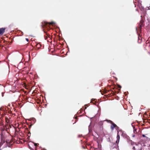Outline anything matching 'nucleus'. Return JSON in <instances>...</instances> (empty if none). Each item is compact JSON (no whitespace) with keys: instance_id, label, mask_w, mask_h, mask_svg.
<instances>
[{"instance_id":"obj_20","label":"nucleus","mask_w":150,"mask_h":150,"mask_svg":"<svg viewBox=\"0 0 150 150\" xmlns=\"http://www.w3.org/2000/svg\"><path fill=\"white\" fill-rule=\"evenodd\" d=\"M83 146V148L84 149H85V146Z\"/></svg>"},{"instance_id":"obj_8","label":"nucleus","mask_w":150,"mask_h":150,"mask_svg":"<svg viewBox=\"0 0 150 150\" xmlns=\"http://www.w3.org/2000/svg\"><path fill=\"white\" fill-rule=\"evenodd\" d=\"M6 142L7 144H10L12 143V142L11 140H10L8 139H7L6 141Z\"/></svg>"},{"instance_id":"obj_10","label":"nucleus","mask_w":150,"mask_h":150,"mask_svg":"<svg viewBox=\"0 0 150 150\" xmlns=\"http://www.w3.org/2000/svg\"><path fill=\"white\" fill-rule=\"evenodd\" d=\"M6 118V122H8L9 120H8V118L7 117L5 118Z\"/></svg>"},{"instance_id":"obj_5","label":"nucleus","mask_w":150,"mask_h":150,"mask_svg":"<svg viewBox=\"0 0 150 150\" xmlns=\"http://www.w3.org/2000/svg\"><path fill=\"white\" fill-rule=\"evenodd\" d=\"M5 28H0V35H2L5 32Z\"/></svg>"},{"instance_id":"obj_17","label":"nucleus","mask_w":150,"mask_h":150,"mask_svg":"<svg viewBox=\"0 0 150 150\" xmlns=\"http://www.w3.org/2000/svg\"><path fill=\"white\" fill-rule=\"evenodd\" d=\"M132 149H134V150H135V147H134V146H133V147Z\"/></svg>"},{"instance_id":"obj_11","label":"nucleus","mask_w":150,"mask_h":150,"mask_svg":"<svg viewBox=\"0 0 150 150\" xmlns=\"http://www.w3.org/2000/svg\"><path fill=\"white\" fill-rule=\"evenodd\" d=\"M134 132V133H137V129H134L133 131Z\"/></svg>"},{"instance_id":"obj_3","label":"nucleus","mask_w":150,"mask_h":150,"mask_svg":"<svg viewBox=\"0 0 150 150\" xmlns=\"http://www.w3.org/2000/svg\"><path fill=\"white\" fill-rule=\"evenodd\" d=\"M144 21L142 20H141L140 21V22L139 23V26L138 28H136V30H140V32L141 31L142 27L144 26Z\"/></svg>"},{"instance_id":"obj_23","label":"nucleus","mask_w":150,"mask_h":150,"mask_svg":"<svg viewBox=\"0 0 150 150\" xmlns=\"http://www.w3.org/2000/svg\"><path fill=\"white\" fill-rule=\"evenodd\" d=\"M142 150V149H141V150Z\"/></svg>"},{"instance_id":"obj_18","label":"nucleus","mask_w":150,"mask_h":150,"mask_svg":"<svg viewBox=\"0 0 150 150\" xmlns=\"http://www.w3.org/2000/svg\"><path fill=\"white\" fill-rule=\"evenodd\" d=\"M26 40L28 42L29 41V40L28 38H26Z\"/></svg>"},{"instance_id":"obj_21","label":"nucleus","mask_w":150,"mask_h":150,"mask_svg":"<svg viewBox=\"0 0 150 150\" xmlns=\"http://www.w3.org/2000/svg\"><path fill=\"white\" fill-rule=\"evenodd\" d=\"M120 88H121V87L120 86Z\"/></svg>"},{"instance_id":"obj_12","label":"nucleus","mask_w":150,"mask_h":150,"mask_svg":"<svg viewBox=\"0 0 150 150\" xmlns=\"http://www.w3.org/2000/svg\"><path fill=\"white\" fill-rule=\"evenodd\" d=\"M34 145L36 146H38L39 145V144L36 143H34Z\"/></svg>"},{"instance_id":"obj_16","label":"nucleus","mask_w":150,"mask_h":150,"mask_svg":"<svg viewBox=\"0 0 150 150\" xmlns=\"http://www.w3.org/2000/svg\"><path fill=\"white\" fill-rule=\"evenodd\" d=\"M95 100V99H92L91 100V101H94Z\"/></svg>"},{"instance_id":"obj_1","label":"nucleus","mask_w":150,"mask_h":150,"mask_svg":"<svg viewBox=\"0 0 150 150\" xmlns=\"http://www.w3.org/2000/svg\"><path fill=\"white\" fill-rule=\"evenodd\" d=\"M54 23L53 22H52L50 23H47L46 21L42 22V26L44 30V28L46 29L47 30H49L50 27V25H53Z\"/></svg>"},{"instance_id":"obj_2","label":"nucleus","mask_w":150,"mask_h":150,"mask_svg":"<svg viewBox=\"0 0 150 150\" xmlns=\"http://www.w3.org/2000/svg\"><path fill=\"white\" fill-rule=\"evenodd\" d=\"M109 121L110 122V123L111 124L110 126V129L112 131L113 130L114 128H115L117 130H118L119 129V127L117 126L112 121Z\"/></svg>"},{"instance_id":"obj_14","label":"nucleus","mask_w":150,"mask_h":150,"mask_svg":"<svg viewBox=\"0 0 150 150\" xmlns=\"http://www.w3.org/2000/svg\"><path fill=\"white\" fill-rule=\"evenodd\" d=\"M111 121L110 120H104L103 121H107V122H108L109 123H110V122L109 121Z\"/></svg>"},{"instance_id":"obj_7","label":"nucleus","mask_w":150,"mask_h":150,"mask_svg":"<svg viewBox=\"0 0 150 150\" xmlns=\"http://www.w3.org/2000/svg\"><path fill=\"white\" fill-rule=\"evenodd\" d=\"M47 36H49L47 41L48 42H50L51 40V36L49 34H47Z\"/></svg>"},{"instance_id":"obj_6","label":"nucleus","mask_w":150,"mask_h":150,"mask_svg":"<svg viewBox=\"0 0 150 150\" xmlns=\"http://www.w3.org/2000/svg\"><path fill=\"white\" fill-rule=\"evenodd\" d=\"M117 132H118L117 137V140L116 142L117 144H118L119 143L120 139V135L118 134L119 132L118 131Z\"/></svg>"},{"instance_id":"obj_13","label":"nucleus","mask_w":150,"mask_h":150,"mask_svg":"<svg viewBox=\"0 0 150 150\" xmlns=\"http://www.w3.org/2000/svg\"><path fill=\"white\" fill-rule=\"evenodd\" d=\"M142 137H146V139H148V137H146L145 136V135H144V134H143V135H142Z\"/></svg>"},{"instance_id":"obj_4","label":"nucleus","mask_w":150,"mask_h":150,"mask_svg":"<svg viewBox=\"0 0 150 150\" xmlns=\"http://www.w3.org/2000/svg\"><path fill=\"white\" fill-rule=\"evenodd\" d=\"M0 135L1 139V144L2 143V144H3L6 141H5V137L3 134L2 133Z\"/></svg>"},{"instance_id":"obj_19","label":"nucleus","mask_w":150,"mask_h":150,"mask_svg":"<svg viewBox=\"0 0 150 150\" xmlns=\"http://www.w3.org/2000/svg\"><path fill=\"white\" fill-rule=\"evenodd\" d=\"M32 125H30L29 126V128H30L31 127Z\"/></svg>"},{"instance_id":"obj_9","label":"nucleus","mask_w":150,"mask_h":150,"mask_svg":"<svg viewBox=\"0 0 150 150\" xmlns=\"http://www.w3.org/2000/svg\"><path fill=\"white\" fill-rule=\"evenodd\" d=\"M44 32L46 34L45 35H44V38L45 40H47V39H48V38L49 36H47V34H48V33H47L46 32L44 31Z\"/></svg>"},{"instance_id":"obj_15","label":"nucleus","mask_w":150,"mask_h":150,"mask_svg":"<svg viewBox=\"0 0 150 150\" xmlns=\"http://www.w3.org/2000/svg\"><path fill=\"white\" fill-rule=\"evenodd\" d=\"M4 93H2V97L4 96Z\"/></svg>"},{"instance_id":"obj_22","label":"nucleus","mask_w":150,"mask_h":150,"mask_svg":"<svg viewBox=\"0 0 150 150\" xmlns=\"http://www.w3.org/2000/svg\"><path fill=\"white\" fill-rule=\"evenodd\" d=\"M86 107H85V109H86Z\"/></svg>"}]
</instances>
